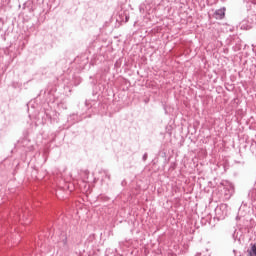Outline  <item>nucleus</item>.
I'll use <instances>...</instances> for the list:
<instances>
[{
	"label": "nucleus",
	"mask_w": 256,
	"mask_h": 256,
	"mask_svg": "<svg viewBox=\"0 0 256 256\" xmlns=\"http://www.w3.org/2000/svg\"><path fill=\"white\" fill-rule=\"evenodd\" d=\"M225 7H222L218 10L215 11L214 15H215V19H223V17H225Z\"/></svg>",
	"instance_id": "f257e3e1"
},
{
	"label": "nucleus",
	"mask_w": 256,
	"mask_h": 256,
	"mask_svg": "<svg viewBox=\"0 0 256 256\" xmlns=\"http://www.w3.org/2000/svg\"><path fill=\"white\" fill-rule=\"evenodd\" d=\"M224 189H225V192H224L225 199H231V196L233 195V193H235L233 186H229Z\"/></svg>",
	"instance_id": "f03ea898"
},
{
	"label": "nucleus",
	"mask_w": 256,
	"mask_h": 256,
	"mask_svg": "<svg viewBox=\"0 0 256 256\" xmlns=\"http://www.w3.org/2000/svg\"><path fill=\"white\" fill-rule=\"evenodd\" d=\"M33 5V2L32 1H28V2H25L23 4V9H27V7H31Z\"/></svg>",
	"instance_id": "7ed1b4c3"
},
{
	"label": "nucleus",
	"mask_w": 256,
	"mask_h": 256,
	"mask_svg": "<svg viewBox=\"0 0 256 256\" xmlns=\"http://www.w3.org/2000/svg\"><path fill=\"white\" fill-rule=\"evenodd\" d=\"M147 157H148V154L145 153V154L143 155V157H142V160H143V161H147Z\"/></svg>",
	"instance_id": "20e7f679"
},
{
	"label": "nucleus",
	"mask_w": 256,
	"mask_h": 256,
	"mask_svg": "<svg viewBox=\"0 0 256 256\" xmlns=\"http://www.w3.org/2000/svg\"><path fill=\"white\" fill-rule=\"evenodd\" d=\"M241 29H247V28H245V26L242 24V25H241Z\"/></svg>",
	"instance_id": "39448f33"
},
{
	"label": "nucleus",
	"mask_w": 256,
	"mask_h": 256,
	"mask_svg": "<svg viewBox=\"0 0 256 256\" xmlns=\"http://www.w3.org/2000/svg\"><path fill=\"white\" fill-rule=\"evenodd\" d=\"M67 243V239L64 240V245Z\"/></svg>",
	"instance_id": "423d86ee"
}]
</instances>
